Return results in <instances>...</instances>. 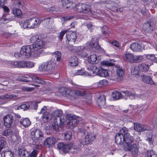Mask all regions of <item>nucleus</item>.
I'll return each instance as SVG.
<instances>
[{
	"label": "nucleus",
	"instance_id": "nucleus-46",
	"mask_svg": "<svg viewBox=\"0 0 157 157\" xmlns=\"http://www.w3.org/2000/svg\"><path fill=\"white\" fill-rule=\"evenodd\" d=\"M131 73L134 76L139 75V72L136 67L132 66L131 68Z\"/></svg>",
	"mask_w": 157,
	"mask_h": 157
},
{
	"label": "nucleus",
	"instance_id": "nucleus-52",
	"mask_svg": "<svg viewBox=\"0 0 157 157\" xmlns=\"http://www.w3.org/2000/svg\"><path fill=\"white\" fill-rule=\"evenodd\" d=\"M53 55H55V57L56 58V61H59L61 59V53L59 51L55 52L52 53Z\"/></svg>",
	"mask_w": 157,
	"mask_h": 157
},
{
	"label": "nucleus",
	"instance_id": "nucleus-36",
	"mask_svg": "<svg viewBox=\"0 0 157 157\" xmlns=\"http://www.w3.org/2000/svg\"><path fill=\"white\" fill-rule=\"evenodd\" d=\"M62 3L64 8H68L72 5V2L69 0H62Z\"/></svg>",
	"mask_w": 157,
	"mask_h": 157
},
{
	"label": "nucleus",
	"instance_id": "nucleus-44",
	"mask_svg": "<svg viewBox=\"0 0 157 157\" xmlns=\"http://www.w3.org/2000/svg\"><path fill=\"white\" fill-rule=\"evenodd\" d=\"M112 96L113 98L116 99H119L122 98V95L119 92L114 91L112 93Z\"/></svg>",
	"mask_w": 157,
	"mask_h": 157
},
{
	"label": "nucleus",
	"instance_id": "nucleus-30",
	"mask_svg": "<svg viewBox=\"0 0 157 157\" xmlns=\"http://www.w3.org/2000/svg\"><path fill=\"white\" fill-rule=\"evenodd\" d=\"M44 8L46 10L47 12L50 13H52L54 11H58L59 9L57 8H56L55 6H48L47 5H44L43 6Z\"/></svg>",
	"mask_w": 157,
	"mask_h": 157
},
{
	"label": "nucleus",
	"instance_id": "nucleus-63",
	"mask_svg": "<svg viewBox=\"0 0 157 157\" xmlns=\"http://www.w3.org/2000/svg\"><path fill=\"white\" fill-rule=\"evenodd\" d=\"M71 152L74 154H76L79 151V148L77 146L75 147L73 149H71Z\"/></svg>",
	"mask_w": 157,
	"mask_h": 157
},
{
	"label": "nucleus",
	"instance_id": "nucleus-22",
	"mask_svg": "<svg viewBox=\"0 0 157 157\" xmlns=\"http://www.w3.org/2000/svg\"><path fill=\"white\" fill-rule=\"evenodd\" d=\"M143 45L136 43H132L130 46V48L133 52H138L141 51Z\"/></svg>",
	"mask_w": 157,
	"mask_h": 157
},
{
	"label": "nucleus",
	"instance_id": "nucleus-51",
	"mask_svg": "<svg viewBox=\"0 0 157 157\" xmlns=\"http://www.w3.org/2000/svg\"><path fill=\"white\" fill-rule=\"evenodd\" d=\"M2 135L4 136H7L12 133L11 130L10 129H6L2 132Z\"/></svg>",
	"mask_w": 157,
	"mask_h": 157
},
{
	"label": "nucleus",
	"instance_id": "nucleus-50",
	"mask_svg": "<svg viewBox=\"0 0 157 157\" xmlns=\"http://www.w3.org/2000/svg\"><path fill=\"white\" fill-rule=\"evenodd\" d=\"M146 157H156V155L153 150L147 151L145 153Z\"/></svg>",
	"mask_w": 157,
	"mask_h": 157
},
{
	"label": "nucleus",
	"instance_id": "nucleus-11",
	"mask_svg": "<svg viewBox=\"0 0 157 157\" xmlns=\"http://www.w3.org/2000/svg\"><path fill=\"white\" fill-rule=\"evenodd\" d=\"M124 143L126 144V146L130 145V144L132 143L134 141V139L133 137L131 136L128 133V129L125 127L124 130Z\"/></svg>",
	"mask_w": 157,
	"mask_h": 157
},
{
	"label": "nucleus",
	"instance_id": "nucleus-56",
	"mask_svg": "<svg viewBox=\"0 0 157 157\" xmlns=\"http://www.w3.org/2000/svg\"><path fill=\"white\" fill-rule=\"evenodd\" d=\"M143 59V56H134L133 63L139 62Z\"/></svg>",
	"mask_w": 157,
	"mask_h": 157
},
{
	"label": "nucleus",
	"instance_id": "nucleus-49",
	"mask_svg": "<svg viewBox=\"0 0 157 157\" xmlns=\"http://www.w3.org/2000/svg\"><path fill=\"white\" fill-rule=\"evenodd\" d=\"M6 145V142L3 139H0V152L1 150L5 148Z\"/></svg>",
	"mask_w": 157,
	"mask_h": 157
},
{
	"label": "nucleus",
	"instance_id": "nucleus-21",
	"mask_svg": "<svg viewBox=\"0 0 157 157\" xmlns=\"http://www.w3.org/2000/svg\"><path fill=\"white\" fill-rule=\"evenodd\" d=\"M153 24L151 22H148L144 24L143 29L147 33H151L154 30Z\"/></svg>",
	"mask_w": 157,
	"mask_h": 157
},
{
	"label": "nucleus",
	"instance_id": "nucleus-8",
	"mask_svg": "<svg viewBox=\"0 0 157 157\" xmlns=\"http://www.w3.org/2000/svg\"><path fill=\"white\" fill-rule=\"evenodd\" d=\"M34 45H26L23 46L21 49V52L23 55L29 57L32 55L34 49Z\"/></svg>",
	"mask_w": 157,
	"mask_h": 157
},
{
	"label": "nucleus",
	"instance_id": "nucleus-28",
	"mask_svg": "<svg viewBox=\"0 0 157 157\" xmlns=\"http://www.w3.org/2000/svg\"><path fill=\"white\" fill-rule=\"evenodd\" d=\"M97 103L98 106L101 107L105 105V98L103 95L100 96L97 99Z\"/></svg>",
	"mask_w": 157,
	"mask_h": 157
},
{
	"label": "nucleus",
	"instance_id": "nucleus-61",
	"mask_svg": "<svg viewBox=\"0 0 157 157\" xmlns=\"http://www.w3.org/2000/svg\"><path fill=\"white\" fill-rule=\"evenodd\" d=\"M102 64L106 66H112L114 65V64L107 61H104L101 63Z\"/></svg>",
	"mask_w": 157,
	"mask_h": 157
},
{
	"label": "nucleus",
	"instance_id": "nucleus-10",
	"mask_svg": "<svg viewBox=\"0 0 157 157\" xmlns=\"http://www.w3.org/2000/svg\"><path fill=\"white\" fill-rule=\"evenodd\" d=\"M28 20L29 28L32 29L38 27L42 21L39 18L33 17Z\"/></svg>",
	"mask_w": 157,
	"mask_h": 157
},
{
	"label": "nucleus",
	"instance_id": "nucleus-12",
	"mask_svg": "<svg viewBox=\"0 0 157 157\" xmlns=\"http://www.w3.org/2000/svg\"><path fill=\"white\" fill-rule=\"evenodd\" d=\"M3 119L5 126L7 128L10 127L14 121L13 117L12 115H7L4 117Z\"/></svg>",
	"mask_w": 157,
	"mask_h": 157
},
{
	"label": "nucleus",
	"instance_id": "nucleus-33",
	"mask_svg": "<svg viewBox=\"0 0 157 157\" xmlns=\"http://www.w3.org/2000/svg\"><path fill=\"white\" fill-rule=\"evenodd\" d=\"M20 124L25 127H28L31 124V122L28 118H25L21 120L20 122Z\"/></svg>",
	"mask_w": 157,
	"mask_h": 157
},
{
	"label": "nucleus",
	"instance_id": "nucleus-27",
	"mask_svg": "<svg viewBox=\"0 0 157 157\" xmlns=\"http://www.w3.org/2000/svg\"><path fill=\"white\" fill-rule=\"evenodd\" d=\"M59 92L62 93V95L73 96V93L72 90L64 88H61L59 89Z\"/></svg>",
	"mask_w": 157,
	"mask_h": 157
},
{
	"label": "nucleus",
	"instance_id": "nucleus-24",
	"mask_svg": "<svg viewBox=\"0 0 157 157\" xmlns=\"http://www.w3.org/2000/svg\"><path fill=\"white\" fill-rule=\"evenodd\" d=\"M1 155L2 157H14L13 153L9 149H6L2 151Z\"/></svg>",
	"mask_w": 157,
	"mask_h": 157
},
{
	"label": "nucleus",
	"instance_id": "nucleus-4",
	"mask_svg": "<svg viewBox=\"0 0 157 157\" xmlns=\"http://www.w3.org/2000/svg\"><path fill=\"white\" fill-rule=\"evenodd\" d=\"M66 37L68 41L67 43L68 44V47L71 51L76 50V47L73 46L76 41L77 36L75 33H72L70 34H67Z\"/></svg>",
	"mask_w": 157,
	"mask_h": 157
},
{
	"label": "nucleus",
	"instance_id": "nucleus-53",
	"mask_svg": "<svg viewBox=\"0 0 157 157\" xmlns=\"http://www.w3.org/2000/svg\"><path fill=\"white\" fill-rule=\"evenodd\" d=\"M75 75H88L89 74L86 71H85L81 69V70H78L76 73Z\"/></svg>",
	"mask_w": 157,
	"mask_h": 157
},
{
	"label": "nucleus",
	"instance_id": "nucleus-2",
	"mask_svg": "<svg viewBox=\"0 0 157 157\" xmlns=\"http://www.w3.org/2000/svg\"><path fill=\"white\" fill-rule=\"evenodd\" d=\"M31 135L32 140L38 144L36 145V148H38V144L44 138L43 133L40 130L36 129L31 132Z\"/></svg>",
	"mask_w": 157,
	"mask_h": 157
},
{
	"label": "nucleus",
	"instance_id": "nucleus-39",
	"mask_svg": "<svg viewBox=\"0 0 157 157\" xmlns=\"http://www.w3.org/2000/svg\"><path fill=\"white\" fill-rule=\"evenodd\" d=\"M72 134L71 130L66 132L64 133V137L65 140L67 141L70 140L71 139Z\"/></svg>",
	"mask_w": 157,
	"mask_h": 157
},
{
	"label": "nucleus",
	"instance_id": "nucleus-17",
	"mask_svg": "<svg viewBox=\"0 0 157 157\" xmlns=\"http://www.w3.org/2000/svg\"><path fill=\"white\" fill-rule=\"evenodd\" d=\"M98 40L97 38H92L91 41L89 43V45L93 49L95 52H97L100 48V47L98 44Z\"/></svg>",
	"mask_w": 157,
	"mask_h": 157
},
{
	"label": "nucleus",
	"instance_id": "nucleus-9",
	"mask_svg": "<svg viewBox=\"0 0 157 157\" xmlns=\"http://www.w3.org/2000/svg\"><path fill=\"white\" fill-rule=\"evenodd\" d=\"M95 139V135L89 133L86 136L85 138L81 140L80 143L83 146L90 144Z\"/></svg>",
	"mask_w": 157,
	"mask_h": 157
},
{
	"label": "nucleus",
	"instance_id": "nucleus-43",
	"mask_svg": "<svg viewBox=\"0 0 157 157\" xmlns=\"http://www.w3.org/2000/svg\"><path fill=\"white\" fill-rule=\"evenodd\" d=\"M33 56L35 58H38L41 54V51L39 49H36L33 50Z\"/></svg>",
	"mask_w": 157,
	"mask_h": 157
},
{
	"label": "nucleus",
	"instance_id": "nucleus-1",
	"mask_svg": "<svg viewBox=\"0 0 157 157\" xmlns=\"http://www.w3.org/2000/svg\"><path fill=\"white\" fill-rule=\"evenodd\" d=\"M30 42L32 43H35L32 45H34V49H40L43 47L45 42L41 40L40 36L39 35L33 36L30 39Z\"/></svg>",
	"mask_w": 157,
	"mask_h": 157
},
{
	"label": "nucleus",
	"instance_id": "nucleus-55",
	"mask_svg": "<svg viewBox=\"0 0 157 157\" xmlns=\"http://www.w3.org/2000/svg\"><path fill=\"white\" fill-rule=\"evenodd\" d=\"M146 140L148 141L149 144L151 145L152 144L153 142V135L151 133H150L147 136Z\"/></svg>",
	"mask_w": 157,
	"mask_h": 157
},
{
	"label": "nucleus",
	"instance_id": "nucleus-62",
	"mask_svg": "<svg viewBox=\"0 0 157 157\" xmlns=\"http://www.w3.org/2000/svg\"><path fill=\"white\" fill-rule=\"evenodd\" d=\"M74 18L73 16H67L65 17H63L61 18L62 21H65L69 20L72 19Z\"/></svg>",
	"mask_w": 157,
	"mask_h": 157
},
{
	"label": "nucleus",
	"instance_id": "nucleus-6",
	"mask_svg": "<svg viewBox=\"0 0 157 157\" xmlns=\"http://www.w3.org/2000/svg\"><path fill=\"white\" fill-rule=\"evenodd\" d=\"M124 128L125 127H124L120 129L119 132L116 134L115 137V142L117 144L122 145L124 143Z\"/></svg>",
	"mask_w": 157,
	"mask_h": 157
},
{
	"label": "nucleus",
	"instance_id": "nucleus-42",
	"mask_svg": "<svg viewBox=\"0 0 157 157\" xmlns=\"http://www.w3.org/2000/svg\"><path fill=\"white\" fill-rule=\"evenodd\" d=\"M122 92L125 95L128 96L131 99L134 98L136 95V94L132 93L131 92L128 91H122Z\"/></svg>",
	"mask_w": 157,
	"mask_h": 157
},
{
	"label": "nucleus",
	"instance_id": "nucleus-41",
	"mask_svg": "<svg viewBox=\"0 0 157 157\" xmlns=\"http://www.w3.org/2000/svg\"><path fill=\"white\" fill-rule=\"evenodd\" d=\"M82 12L87 13L90 11V7L89 5L82 4Z\"/></svg>",
	"mask_w": 157,
	"mask_h": 157
},
{
	"label": "nucleus",
	"instance_id": "nucleus-37",
	"mask_svg": "<svg viewBox=\"0 0 157 157\" xmlns=\"http://www.w3.org/2000/svg\"><path fill=\"white\" fill-rule=\"evenodd\" d=\"M102 32L104 35H105L106 37H108L109 34L111 33V30L109 29L106 26H103L101 28Z\"/></svg>",
	"mask_w": 157,
	"mask_h": 157
},
{
	"label": "nucleus",
	"instance_id": "nucleus-40",
	"mask_svg": "<svg viewBox=\"0 0 157 157\" xmlns=\"http://www.w3.org/2000/svg\"><path fill=\"white\" fill-rule=\"evenodd\" d=\"M134 56L131 53H127L125 55V57L126 60L129 62L133 63Z\"/></svg>",
	"mask_w": 157,
	"mask_h": 157
},
{
	"label": "nucleus",
	"instance_id": "nucleus-13",
	"mask_svg": "<svg viewBox=\"0 0 157 157\" xmlns=\"http://www.w3.org/2000/svg\"><path fill=\"white\" fill-rule=\"evenodd\" d=\"M72 144L71 143L64 144L63 143H59L57 144L58 149L62 150L65 153H67L72 148Z\"/></svg>",
	"mask_w": 157,
	"mask_h": 157
},
{
	"label": "nucleus",
	"instance_id": "nucleus-18",
	"mask_svg": "<svg viewBox=\"0 0 157 157\" xmlns=\"http://www.w3.org/2000/svg\"><path fill=\"white\" fill-rule=\"evenodd\" d=\"M63 113L62 111L61 110L57 109L54 111L52 113V116L54 117H58L56 118L57 119L56 121L59 124V126H61L63 124L64 120H62L61 117H60Z\"/></svg>",
	"mask_w": 157,
	"mask_h": 157
},
{
	"label": "nucleus",
	"instance_id": "nucleus-59",
	"mask_svg": "<svg viewBox=\"0 0 157 157\" xmlns=\"http://www.w3.org/2000/svg\"><path fill=\"white\" fill-rule=\"evenodd\" d=\"M75 94L78 96H83L85 94V92L83 91L76 90L75 91Z\"/></svg>",
	"mask_w": 157,
	"mask_h": 157
},
{
	"label": "nucleus",
	"instance_id": "nucleus-19",
	"mask_svg": "<svg viewBox=\"0 0 157 157\" xmlns=\"http://www.w3.org/2000/svg\"><path fill=\"white\" fill-rule=\"evenodd\" d=\"M149 129V127L146 125L141 124L138 123L134 124V129L138 132H143L145 130H148Z\"/></svg>",
	"mask_w": 157,
	"mask_h": 157
},
{
	"label": "nucleus",
	"instance_id": "nucleus-45",
	"mask_svg": "<svg viewBox=\"0 0 157 157\" xmlns=\"http://www.w3.org/2000/svg\"><path fill=\"white\" fill-rule=\"evenodd\" d=\"M146 57L149 60L154 62L157 61V55H147L146 56Z\"/></svg>",
	"mask_w": 157,
	"mask_h": 157
},
{
	"label": "nucleus",
	"instance_id": "nucleus-60",
	"mask_svg": "<svg viewBox=\"0 0 157 157\" xmlns=\"http://www.w3.org/2000/svg\"><path fill=\"white\" fill-rule=\"evenodd\" d=\"M34 63L33 62L26 61V67L32 68L34 66Z\"/></svg>",
	"mask_w": 157,
	"mask_h": 157
},
{
	"label": "nucleus",
	"instance_id": "nucleus-5",
	"mask_svg": "<svg viewBox=\"0 0 157 157\" xmlns=\"http://www.w3.org/2000/svg\"><path fill=\"white\" fill-rule=\"evenodd\" d=\"M66 118L69 121L67 122V127L69 128L72 129L78 123V119L79 117L71 114H68L66 116Z\"/></svg>",
	"mask_w": 157,
	"mask_h": 157
},
{
	"label": "nucleus",
	"instance_id": "nucleus-7",
	"mask_svg": "<svg viewBox=\"0 0 157 157\" xmlns=\"http://www.w3.org/2000/svg\"><path fill=\"white\" fill-rule=\"evenodd\" d=\"M124 149L125 151H130L133 157H136L138 155V148L136 144H133L127 146H124Z\"/></svg>",
	"mask_w": 157,
	"mask_h": 157
},
{
	"label": "nucleus",
	"instance_id": "nucleus-29",
	"mask_svg": "<svg viewBox=\"0 0 157 157\" xmlns=\"http://www.w3.org/2000/svg\"><path fill=\"white\" fill-rule=\"evenodd\" d=\"M97 75L101 77H105L108 76V71L102 68H100L97 70Z\"/></svg>",
	"mask_w": 157,
	"mask_h": 157
},
{
	"label": "nucleus",
	"instance_id": "nucleus-58",
	"mask_svg": "<svg viewBox=\"0 0 157 157\" xmlns=\"http://www.w3.org/2000/svg\"><path fill=\"white\" fill-rule=\"evenodd\" d=\"M82 3L78 4L76 5L75 6V10L78 12L80 13L82 12Z\"/></svg>",
	"mask_w": 157,
	"mask_h": 157
},
{
	"label": "nucleus",
	"instance_id": "nucleus-48",
	"mask_svg": "<svg viewBox=\"0 0 157 157\" xmlns=\"http://www.w3.org/2000/svg\"><path fill=\"white\" fill-rule=\"evenodd\" d=\"M28 19L22 21L20 23V25L21 27L24 28H29V24L28 23Z\"/></svg>",
	"mask_w": 157,
	"mask_h": 157
},
{
	"label": "nucleus",
	"instance_id": "nucleus-64",
	"mask_svg": "<svg viewBox=\"0 0 157 157\" xmlns=\"http://www.w3.org/2000/svg\"><path fill=\"white\" fill-rule=\"evenodd\" d=\"M26 61H19V68L26 67Z\"/></svg>",
	"mask_w": 157,
	"mask_h": 157
},
{
	"label": "nucleus",
	"instance_id": "nucleus-57",
	"mask_svg": "<svg viewBox=\"0 0 157 157\" xmlns=\"http://www.w3.org/2000/svg\"><path fill=\"white\" fill-rule=\"evenodd\" d=\"M30 104L29 103H26L23 104L21 105V109H23L24 110L28 109L30 107Z\"/></svg>",
	"mask_w": 157,
	"mask_h": 157
},
{
	"label": "nucleus",
	"instance_id": "nucleus-23",
	"mask_svg": "<svg viewBox=\"0 0 157 157\" xmlns=\"http://www.w3.org/2000/svg\"><path fill=\"white\" fill-rule=\"evenodd\" d=\"M56 141L55 138L52 137H50L46 139L45 140L44 144L47 147H49L54 144Z\"/></svg>",
	"mask_w": 157,
	"mask_h": 157
},
{
	"label": "nucleus",
	"instance_id": "nucleus-34",
	"mask_svg": "<svg viewBox=\"0 0 157 157\" xmlns=\"http://www.w3.org/2000/svg\"><path fill=\"white\" fill-rule=\"evenodd\" d=\"M46 110L47 108L46 107L44 106L41 109L40 113L43 114L42 116L43 118L45 119L46 120H47L48 119L49 113L48 112H46Z\"/></svg>",
	"mask_w": 157,
	"mask_h": 157
},
{
	"label": "nucleus",
	"instance_id": "nucleus-14",
	"mask_svg": "<svg viewBox=\"0 0 157 157\" xmlns=\"http://www.w3.org/2000/svg\"><path fill=\"white\" fill-rule=\"evenodd\" d=\"M57 119V118H55L54 119V124H52L46 127V129L47 131H48L49 133H52L54 130L56 132L59 131V124L56 121Z\"/></svg>",
	"mask_w": 157,
	"mask_h": 157
},
{
	"label": "nucleus",
	"instance_id": "nucleus-54",
	"mask_svg": "<svg viewBox=\"0 0 157 157\" xmlns=\"http://www.w3.org/2000/svg\"><path fill=\"white\" fill-rule=\"evenodd\" d=\"M108 84L107 81L106 79H103L99 81L97 85L98 87H101L103 86L106 85Z\"/></svg>",
	"mask_w": 157,
	"mask_h": 157
},
{
	"label": "nucleus",
	"instance_id": "nucleus-26",
	"mask_svg": "<svg viewBox=\"0 0 157 157\" xmlns=\"http://www.w3.org/2000/svg\"><path fill=\"white\" fill-rule=\"evenodd\" d=\"M68 62L69 65L72 67L77 66L78 63L77 58L75 56H71L69 59Z\"/></svg>",
	"mask_w": 157,
	"mask_h": 157
},
{
	"label": "nucleus",
	"instance_id": "nucleus-15",
	"mask_svg": "<svg viewBox=\"0 0 157 157\" xmlns=\"http://www.w3.org/2000/svg\"><path fill=\"white\" fill-rule=\"evenodd\" d=\"M25 82H31L34 83H40L42 84H44L46 83V82L43 80H42L40 78L36 76H33L32 77L28 76L25 77Z\"/></svg>",
	"mask_w": 157,
	"mask_h": 157
},
{
	"label": "nucleus",
	"instance_id": "nucleus-47",
	"mask_svg": "<svg viewBox=\"0 0 157 157\" xmlns=\"http://www.w3.org/2000/svg\"><path fill=\"white\" fill-rule=\"evenodd\" d=\"M13 13L15 16L19 17H21L22 14L21 11L19 9L17 8H15L13 10Z\"/></svg>",
	"mask_w": 157,
	"mask_h": 157
},
{
	"label": "nucleus",
	"instance_id": "nucleus-32",
	"mask_svg": "<svg viewBox=\"0 0 157 157\" xmlns=\"http://www.w3.org/2000/svg\"><path fill=\"white\" fill-rule=\"evenodd\" d=\"M138 67L140 71L143 72L147 71L149 69V66L144 63L139 64Z\"/></svg>",
	"mask_w": 157,
	"mask_h": 157
},
{
	"label": "nucleus",
	"instance_id": "nucleus-38",
	"mask_svg": "<svg viewBox=\"0 0 157 157\" xmlns=\"http://www.w3.org/2000/svg\"><path fill=\"white\" fill-rule=\"evenodd\" d=\"M117 75L120 77H122L124 74V70L122 67H118L116 70Z\"/></svg>",
	"mask_w": 157,
	"mask_h": 157
},
{
	"label": "nucleus",
	"instance_id": "nucleus-31",
	"mask_svg": "<svg viewBox=\"0 0 157 157\" xmlns=\"http://www.w3.org/2000/svg\"><path fill=\"white\" fill-rule=\"evenodd\" d=\"M18 153L20 157H28L29 153L24 149L21 148L19 149Z\"/></svg>",
	"mask_w": 157,
	"mask_h": 157
},
{
	"label": "nucleus",
	"instance_id": "nucleus-20",
	"mask_svg": "<svg viewBox=\"0 0 157 157\" xmlns=\"http://www.w3.org/2000/svg\"><path fill=\"white\" fill-rule=\"evenodd\" d=\"M142 80L145 83L150 85H155V82L149 76L143 75L141 77Z\"/></svg>",
	"mask_w": 157,
	"mask_h": 157
},
{
	"label": "nucleus",
	"instance_id": "nucleus-16",
	"mask_svg": "<svg viewBox=\"0 0 157 157\" xmlns=\"http://www.w3.org/2000/svg\"><path fill=\"white\" fill-rule=\"evenodd\" d=\"M98 40L97 38H92L91 41L89 43V45L93 49L95 52H97L100 48V47L98 44Z\"/></svg>",
	"mask_w": 157,
	"mask_h": 157
},
{
	"label": "nucleus",
	"instance_id": "nucleus-35",
	"mask_svg": "<svg viewBox=\"0 0 157 157\" xmlns=\"http://www.w3.org/2000/svg\"><path fill=\"white\" fill-rule=\"evenodd\" d=\"M110 4L111 5V6L110 7H108V6H106L109 8L112 9L111 10H112L114 11H121V8H119L118 9L116 8L118 6V4H117L113 2H111Z\"/></svg>",
	"mask_w": 157,
	"mask_h": 157
},
{
	"label": "nucleus",
	"instance_id": "nucleus-25",
	"mask_svg": "<svg viewBox=\"0 0 157 157\" xmlns=\"http://www.w3.org/2000/svg\"><path fill=\"white\" fill-rule=\"evenodd\" d=\"M99 61V57L96 54L91 55L88 57V62L94 64L97 63Z\"/></svg>",
	"mask_w": 157,
	"mask_h": 157
},
{
	"label": "nucleus",
	"instance_id": "nucleus-3",
	"mask_svg": "<svg viewBox=\"0 0 157 157\" xmlns=\"http://www.w3.org/2000/svg\"><path fill=\"white\" fill-rule=\"evenodd\" d=\"M56 64L53 60L44 62L39 67V70L42 71H52L55 68Z\"/></svg>",
	"mask_w": 157,
	"mask_h": 157
}]
</instances>
